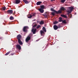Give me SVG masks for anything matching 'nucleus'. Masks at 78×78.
<instances>
[{"label":"nucleus","mask_w":78,"mask_h":78,"mask_svg":"<svg viewBox=\"0 0 78 78\" xmlns=\"http://www.w3.org/2000/svg\"><path fill=\"white\" fill-rule=\"evenodd\" d=\"M41 3H42V2H40V1L38 2L37 3V5H40Z\"/></svg>","instance_id":"16"},{"label":"nucleus","mask_w":78,"mask_h":78,"mask_svg":"<svg viewBox=\"0 0 78 78\" xmlns=\"http://www.w3.org/2000/svg\"><path fill=\"white\" fill-rule=\"evenodd\" d=\"M30 39H31V37H30L29 36H28L26 39V42H27V43H28V42H29V41L30 40Z\"/></svg>","instance_id":"5"},{"label":"nucleus","mask_w":78,"mask_h":78,"mask_svg":"<svg viewBox=\"0 0 78 78\" xmlns=\"http://www.w3.org/2000/svg\"><path fill=\"white\" fill-rule=\"evenodd\" d=\"M44 22L42 21H41L40 22V24L41 25H43V24H44Z\"/></svg>","instance_id":"25"},{"label":"nucleus","mask_w":78,"mask_h":78,"mask_svg":"<svg viewBox=\"0 0 78 78\" xmlns=\"http://www.w3.org/2000/svg\"><path fill=\"white\" fill-rule=\"evenodd\" d=\"M40 33L41 36H44V32L43 30H41Z\"/></svg>","instance_id":"14"},{"label":"nucleus","mask_w":78,"mask_h":78,"mask_svg":"<svg viewBox=\"0 0 78 78\" xmlns=\"http://www.w3.org/2000/svg\"><path fill=\"white\" fill-rule=\"evenodd\" d=\"M28 18H29V19H30V18H31L32 17V16L30 14L28 16H27Z\"/></svg>","instance_id":"24"},{"label":"nucleus","mask_w":78,"mask_h":78,"mask_svg":"<svg viewBox=\"0 0 78 78\" xmlns=\"http://www.w3.org/2000/svg\"><path fill=\"white\" fill-rule=\"evenodd\" d=\"M9 53H10V51H9V52H7V53H6L5 54V56H7V55H9Z\"/></svg>","instance_id":"30"},{"label":"nucleus","mask_w":78,"mask_h":78,"mask_svg":"<svg viewBox=\"0 0 78 78\" xmlns=\"http://www.w3.org/2000/svg\"><path fill=\"white\" fill-rule=\"evenodd\" d=\"M51 10L52 11H53L55 12V13H56V10H55L53 9H51Z\"/></svg>","instance_id":"23"},{"label":"nucleus","mask_w":78,"mask_h":78,"mask_svg":"<svg viewBox=\"0 0 78 78\" xmlns=\"http://www.w3.org/2000/svg\"><path fill=\"white\" fill-rule=\"evenodd\" d=\"M37 26V25L36 24H35L33 26L32 28H35V27H36Z\"/></svg>","instance_id":"33"},{"label":"nucleus","mask_w":78,"mask_h":78,"mask_svg":"<svg viewBox=\"0 0 78 78\" xmlns=\"http://www.w3.org/2000/svg\"><path fill=\"white\" fill-rule=\"evenodd\" d=\"M39 11H40V12H41V13H43V12H44V9H39Z\"/></svg>","instance_id":"11"},{"label":"nucleus","mask_w":78,"mask_h":78,"mask_svg":"<svg viewBox=\"0 0 78 78\" xmlns=\"http://www.w3.org/2000/svg\"><path fill=\"white\" fill-rule=\"evenodd\" d=\"M51 14L53 16H55V12H52Z\"/></svg>","instance_id":"34"},{"label":"nucleus","mask_w":78,"mask_h":78,"mask_svg":"<svg viewBox=\"0 0 78 78\" xmlns=\"http://www.w3.org/2000/svg\"><path fill=\"white\" fill-rule=\"evenodd\" d=\"M54 28L55 30H57L58 29V27L56 25L54 26Z\"/></svg>","instance_id":"9"},{"label":"nucleus","mask_w":78,"mask_h":78,"mask_svg":"<svg viewBox=\"0 0 78 78\" xmlns=\"http://www.w3.org/2000/svg\"><path fill=\"white\" fill-rule=\"evenodd\" d=\"M9 14H12L13 12V10H9L7 11Z\"/></svg>","instance_id":"7"},{"label":"nucleus","mask_w":78,"mask_h":78,"mask_svg":"<svg viewBox=\"0 0 78 78\" xmlns=\"http://www.w3.org/2000/svg\"><path fill=\"white\" fill-rule=\"evenodd\" d=\"M43 16L45 18H47L48 17V14L46 13L44 15H43Z\"/></svg>","instance_id":"15"},{"label":"nucleus","mask_w":78,"mask_h":78,"mask_svg":"<svg viewBox=\"0 0 78 78\" xmlns=\"http://www.w3.org/2000/svg\"><path fill=\"white\" fill-rule=\"evenodd\" d=\"M41 8V9H44V8H45V6L44 5H41L40 6Z\"/></svg>","instance_id":"22"},{"label":"nucleus","mask_w":78,"mask_h":78,"mask_svg":"<svg viewBox=\"0 0 78 78\" xmlns=\"http://www.w3.org/2000/svg\"><path fill=\"white\" fill-rule=\"evenodd\" d=\"M62 13V11H61V10H58V12L56 11V12H55V13H56L57 14H59V13Z\"/></svg>","instance_id":"12"},{"label":"nucleus","mask_w":78,"mask_h":78,"mask_svg":"<svg viewBox=\"0 0 78 78\" xmlns=\"http://www.w3.org/2000/svg\"><path fill=\"white\" fill-rule=\"evenodd\" d=\"M39 41V40H38V41H37V40H36V41Z\"/></svg>","instance_id":"39"},{"label":"nucleus","mask_w":78,"mask_h":78,"mask_svg":"<svg viewBox=\"0 0 78 78\" xmlns=\"http://www.w3.org/2000/svg\"><path fill=\"white\" fill-rule=\"evenodd\" d=\"M41 25H38L37 26V29H38V28H39L41 27Z\"/></svg>","instance_id":"27"},{"label":"nucleus","mask_w":78,"mask_h":78,"mask_svg":"<svg viewBox=\"0 0 78 78\" xmlns=\"http://www.w3.org/2000/svg\"><path fill=\"white\" fill-rule=\"evenodd\" d=\"M13 14H15V11L13 13Z\"/></svg>","instance_id":"38"},{"label":"nucleus","mask_w":78,"mask_h":78,"mask_svg":"<svg viewBox=\"0 0 78 78\" xmlns=\"http://www.w3.org/2000/svg\"><path fill=\"white\" fill-rule=\"evenodd\" d=\"M51 0V2H52V1H54L55 0Z\"/></svg>","instance_id":"37"},{"label":"nucleus","mask_w":78,"mask_h":78,"mask_svg":"<svg viewBox=\"0 0 78 78\" xmlns=\"http://www.w3.org/2000/svg\"><path fill=\"white\" fill-rule=\"evenodd\" d=\"M58 19L59 20L58 21V22H62L63 20H62V18L61 17H59Z\"/></svg>","instance_id":"13"},{"label":"nucleus","mask_w":78,"mask_h":78,"mask_svg":"<svg viewBox=\"0 0 78 78\" xmlns=\"http://www.w3.org/2000/svg\"><path fill=\"white\" fill-rule=\"evenodd\" d=\"M35 15H36V13H34L32 15V16H35Z\"/></svg>","instance_id":"35"},{"label":"nucleus","mask_w":78,"mask_h":78,"mask_svg":"<svg viewBox=\"0 0 78 78\" xmlns=\"http://www.w3.org/2000/svg\"><path fill=\"white\" fill-rule=\"evenodd\" d=\"M22 38V36H21V35L19 34L17 35V39L18 40V41L19 44L20 45H22L23 44V43L21 41V40L20 39H21V38Z\"/></svg>","instance_id":"1"},{"label":"nucleus","mask_w":78,"mask_h":78,"mask_svg":"<svg viewBox=\"0 0 78 78\" xmlns=\"http://www.w3.org/2000/svg\"><path fill=\"white\" fill-rule=\"evenodd\" d=\"M20 0H15L13 2L15 4H19L20 3Z\"/></svg>","instance_id":"4"},{"label":"nucleus","mask_w":78,"mask_h":78,"mask_svg":"<svg viewBox=\"0 0 78 78\" xmlns=\"http://www.w3.org/2000/svg\"><path fill=\"white\" fill-rule=\"evenodd\" d=\"M16 47L19 50H21V46H20V45H19L18 44H17Z\"/></svg>","instance_id":"8"},{"label":"nucleus","mask_w":78,"mask_h":78,"mask_svg":"<svg viewBox=\"0 0 78 78\" xmlns=\"http://www.w3.org/2000/svg\"><path fill=\"white\" fill-rule=\"evenodd\" d=\"M9 19L10 20H14V18L13 16H11L10 17Z\"/></svg>","instance_id":"20"},{"label":"nucleus","mask_w":78,"mask_h":78,"mask_svg":"<svg viewBox=\"0 0 78 78\" xmlns=\"http://www.w3.org/2000/svg\"><path fill=\"white\" fill-rule=\"evenodd\" d=\"M42 29L44 31L46 32V29H45V27H43Z\"/></svg>","instance_id":"21"},{"label":"nucleus","mask_w":78,"mask_h":78,"mask_svg":"<svg viewBox=\"0 0 78 78\" xmlns=\"http://www.w3.org/2000/svg\"><path fill=\"white\" fill-rule=\"evenodd\" d=\"M65 1H66V0H61V3H64V2H65Z\"/></svg>","instance_id":"28"},{"label":"nucleus","mask_w":78,"mask_h":78,"mask_svg":"<svg viewBox=\"0 0 78 78\" xmlns=\"http://www.w3.org/2000/svg\"><path fill=\"white\" fill-rule=\"evenodd\" d=\"M69 14H68V16L69 17H72V14H69Z\"/></svg>","instance_id":"29"},{"label":"nucleus","mask_w":78,"mask_h":78,"mask_svg":"<svg viewBox=\"0 0 78 78\" xmlns=\"http://www.w3.org/2000/svg\"><path fill=\"white\" fill-rule=\"evenodd\" d=\"M61 16L62 17H64V18H67V16L64 15H61Z\"/></svg>","instance_id":"17"},{"label":"nucleus","mask_w":78,"mask_h":78,"mask_svg":"<svg viewBox=\"0 0 78 78\" xmlns=\"http://www.w3.org/2000/svg\"><path fill=\"white\" fill-rule=\"evenodd\" d=\"M62 23H64V24H67V22H66V20H62Z\"/></svg>","instance_id":"19"},{"label":"nucleus","mask_w":78,"mask_h":78,"mask_svg":"<svg viewBox=\"0 0 78 78\" xmlns=\"http://www.w3.org/2000/svg\"><path fill=\"white\" fill-rule=\"evenodd\" d=\"M29 27L27 26H25L23 28V31L24 32H27V30L29 29Z\"/></svg>","instance_id":"3"},{"label":"nucleus","mask_w":78,"mask_h":78,"mask_svg":"<svg viewBox=\"0 0 78 78\" xmlns=\"http://www.w3.org/2000/svg\"><path fill=\"white\" fill-rule=\"evenodd\" d=\"M58 23V22L55 21L53 23L54 24V25H55L57 23Z\"/></svg>","instance_id":"31"},{"label":"nucleus","mask_w":78,"mask_h":78,"mask_svg":"<svg viewBox=\"0 0 78 78\" xmlns=\"http://www.w3.org/2000/svg\"><path fill=\"white\" fill-rule=\"evenodd\" d=\"M2 9H3V11H5V10H6V7H3L2 8Z\"/></svg>","instance_id":"32"},{"label":"nucleus","mask_w":78,"mask_h":78,"mask_svg":"<svg viewBox=\"0 0 78 78\" xmlns=\"http://www.w3.org/2000/svg\"><path fill=\"white\" fill-rule=\"evenodd\" d=\"M37 29L36 28L35 29L34 28H32L31 31L33 33V34H36V32Z\"/></svg>","instance_id":"6"},{"label":"nucleus","mask_w":78,"mask_h":78,"mask_svg":"<svg viewBox=\"0 0 78 78\" xmlns=\"http://www.w3.org/2000/svg\"><path fill=\"white\" fill-rule=\"evenodd\" d=\"M23 1L26 4H28V3H29L30 2V1L28 2L27 0H23Z\"/></svg>","instance_id":"10"},{"label":"nucleus","mask_w":78,"mask_h":78,"mask_svg":"<svg viewBox=\"0 0 78 78\" xmlns=\"http://www.w3.org/2000/svg\"><path fill=\"white\" fill-rule=\"evenodd\" d=\"M61 16L62 17H64V18H67V16L64 15H61Z\"/></svg>","instance_id":"18"},{"label":"nucleus","mask_w":78,"mask_h":78,"mask_svg":"<svg viewBox=\"0 0 78 78\" xmlns=\"http://www.w3.org/2000/svg\"><path fill=\"white\" fill-rule=\"evenodd\" d=\"M74 9V8L73 7H68V10H67V12L68 13V14L71 13L72 11H73V9Z\"/></svg>","instance_id":"2"},{"label":"nucleus","mask_w":78,"mask_h":78,"mask_svg":"<svg viewBox=\"0 0 78 78\" xmlns=\"http://www.w3.org/2000/svg\"><path fill=\"white\" fill-rule=\"evenodd\" d=\"M14 55V54H11L12 56V55Z\"/></svg>","instance_id":"36"},{"label":"nucleus","mask_w":78,"mask_h":78,"mask_svg":"<svg viewBox=\"0 0 78 78\" xmlns=\"http://www.w3.org/2000/svg\"><path fill=\"white\" fill-rule=\"evenodd\" d=\"M60 9L61 11H64V10H65V9L63 7H62Z\"/></svg>","instance_id":"26"}]
</instances>
